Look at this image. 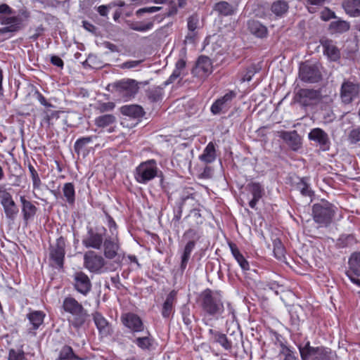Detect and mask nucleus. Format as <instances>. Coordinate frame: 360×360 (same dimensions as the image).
<instances>
[{
	"instance_id": "nucleus-31",
	"label": "nucleus",
	"mask_w": 360,
	"mask_h": 360,
	"mask_svg": "<svg viewBox=\"0 0 360 360\" xmlns=\"http://www.w3.org/2000/svg\"><path fill=\"white\" fill-rule=\"evenodd\" d=\"M96 139V136H83L77 139L74 144L75 152L78 155L82 154V155L85 157L89 153L86 149V146Z\"/></svg>"
},
{
	"instance_id": "nucleus-22",
	"label": "nucleus",
	"mask_w": 360,
	"mask_h": 360,
	"mask_svg": "<svg viewBox=\"0 0 360 360\" xmlns=\"http://www.w3.org/2000/svg\"><path fill=\"white\" fill-rule=\"evenodd\" d=\"M308 139L317 143L324 150L329 148L330 140L328 134L321 128L312 129L308 134Z\"/></svg>"
},
{
	"instance_id": "nucleus-8",
	"label": "nucleus",
	"mask_w": 360,
	"mask_h": 360,
	"mask_svg": "<svg viewBox=\"0 0 360 360\" xmlns=\"http://www.w3.org/2000/svg\"><path fill=\"white\" fill-rule=\"evenodd\" d=\"M299 77L304 82L316 83L321 80L322 74L317 64L305 62L300 66Z\"/></svg>"
},
{
	"instance_id": "nucleus-23",
	"label": "nucleus",
	"mask_w": 360,
	"mask_h": 360,
	"mask_svg": "<svg viewBox=\"0 0 360 360\" xmlns=\"http://www.w3.org/2000/svg\"><path fill=\"white\" fill-rule=\"evenodd\" d=\"M177 292L171 290L167 295L162 305L161 315L164 319H169L174 314V304L176 301Z\"/></svg>"
},
{
	"instance_id": "nucleus-40",
	"label": "nucleus",
	"mask_w": 360,
	"mask_h": 360,
	"mask_svg": "<svg viewBox=\"0 0 360 360\" xmlns=\"http://www.w3.org/2000/svg\"><path fill=\"white\" fill-rule=\"evenodd\" d=\"M358 243L354 234H342L338 238L335 247L338 249L351 248Z\"/></svg>"
},
{
	"instance_id": "nucleus-41",
	"label": "nucleus",
	"mask_w": 360,
	"mask_h": 360,
	"mask_svg": "<svg viewBox=\"0 0 360 360\" xmlns=\"http://www.w3.org/2000/svg\"><path fill=\"white\" fill-rule=\"evenodd\" d=\"M46 314L42 311H33L27 314V317L32 325V329L37 330L44 323Z\"/></svg>"
},
{
	"instance_id": "nucleus-48",
	"label": "nucleus",
	"mask_w": 360,
	"mask_h": 360,
	"mask_svg": "<svg viewBox=\"0 0 360 360\" xmlns=\"http://www.w3.org/2000/svg\"><path fill=\"white\" fill-rule=\"evenodd\" d=\"M273 252L274 257L279 259L282 260L285 257V248L279 238H275L273 240Z\"/></svg>"
},
{
	"instance_id": "nucleus-63",
	"label": "nucleus",
	"mask_w": 360,
	"mask_h": 360,
	"mask_svg": "<svg viewBox=\"0 0 360 360\" xmlns=\"http://www.w3.org/2000/svg\"><path fill=\"white\" fill-rule=\"evenodd\" d=\"M321 18L323 21H328L332 18H336L335 12L328 8H325L321 13Z\"/></svg>"
},
{
	"instance_id": "nucleus-3",
	"label": "nucleus",
	"mask_w": 360,
	"mask_h": 360,
	"mask_svg": "<svg viewBox=\"0 0 360 360\" xmlns=\"http://www.w3.org/2000/svg\"><path fill=\"white\" fill-rule=\"evenodd\" d=\"M335 212V206L326 200L314 203L311 208L313 220L321 228L328 227L333 223Z\"/></svg>"
},
{
	"instance_id": "nucleus-17",
	"label": "nucleus",
	"mask_w": 360,
	"mask_h": 360,
	"mask_svg": "<svg viewBox=\"0 0 360 360\" xmlns=\"http://www.w3.org/2000/svg\"><path fill=\"white\" fill-rule=\"evenodd\" d=\"M104 256L108 259H113L118 255L120 249V240L117 236L105 238L103 243Z\"/></svg>"
},
{
	"instance_id": "nucleus-49",
	"label": "nucleus",
	"mask_w": 360,
	"mask_h": 360,
	"mask_svg": "<svg viewBox=\"0 0 360 360\" xmlns=\"http://www.w3.org/2000/svg\"><path fill=\"white\" fill-rule=\"evenodd\" d=\"M43 115L42 122L46 124L48 127H50L53 125V120H56L59 118L60 112L46 109L44 110Z\"/></svg>"
},
{
	"instance_id": "nucleus-27",
	"label": "nucleus",
	"mask_w": 360,
	"mask_h": 360,
	"mask_svg": "<svg viewBox=\"0 0 360 360\" xmlns=\"http://www.w3.org/2000/svg\"><path fill=\"white\" fill-rule=\"evenodd\" d=\"M229 247L231 252V254L234 259L236 260L240 267L243 271H248L250 270V264L248 261L245 258L243 254L240 252L237 245L233 242L228 243Z\"/></svg>"
},
{
	"instance_id": "nucleus-24",
	"label": "nucleus",
	"mask_w": 360,
	"mask_h": 360,
	"mask_svg": "<svg viewBox=\"0 0 360 360\" xmlns=\"http://www.w3.org/2000/svg\"><path fill=\"white\" fill-rule=\"evenodd\" d=\"M320 43L323 49V53L331 61H338L340 58V51L335 45L333 40L323 38L320 40Z\"/></svg>"
},
{
	"instance_id": "nucleus-59",
	"label": "nucleus",
	"mask_w": 360,
	"mask_h": 360,
	"mask_svg": "<svg viewBox=\"0 0 360 360\" xmlns=\"http://www.w3.org/2000/svg\"><path fill=\"white\" fill-rule=\"evenodd\" d=\"M105 216L108 220V226L112 233L111 236H117V225L115 221L108 213H105Z\"/></svg>"
},
{
	"instance_id": "nucleus-20",
	"label": "nucleus",
	"mask_w": 360,
	"mask_h": 360,
	"mask_svg": "<svg viewBox=\"0 0 360 360\" xmlns=\"http://www.w3.org/2000/svg\"><path fill=\"white\" fill-rule=\"evenodd\" d=\"M20 202L22 219L27 224L34 219L38 212V207L32 201L27 200L24 195L20 197Z\"/></svg>"
},
{
	"instance_id": "nucleus-50",
	"label": "nucleus",
	"mask_w": 360,
	"mask_h": 360,
	"mask_svg": "<svg viewBox=\"0 0 360 360\" xmlns=\"http://www.w3.org/2000/svg\"><path fill=\"white\" fill-rule=\"evenodd\" d=\"M288 9V3L282 0L274 2L271 8V11L278 16H281L283 14L286 13Z\"/></svg>"
},
{
	"instance_id": "nucleus-53",
	"label": "nucleus",
	"mask_w": 360,
	"mask_h": 360,
	"mask_svg": "<svg viewBox=\"0 0 360 360\" xmlns=\"http://www.w3.org/2000/svg\"><path fill=\"white\" fill-rule=\"evenodd\" d=\"M347 139L350 144L360 142V126L352 127L347 132Z\"/></svg>"
},
{
	"instance_id": "nucleus-62",
	"label": "nucleus",
	"mask_w": 360,
	"mask_h": 360,
	"mask_svg": "<svg viewBox=\"0 0 360 360\" xmlns=\"http://www.w3.org/2000/svg\"><path fill=\"white\" fill-rule=\"evenodd\" d=\"M34 95L36 96L37 99L39 101L41 105H44L46 108L54 107V105L52 103H51L46 100L44 96L39 91L37 90L34 93Z\"/></svg>"
},
{
	"instance_id": "nucleus-10",
	"label": "nucleus",
	"mask_w": 360,
	"mask_h": 360,
	"mask_svg": "<svg viewBox=\"0 0 360 360\" xmlns=\"http://www.w3.org/2000/svg\"><path fill=\"white\" fill-rule=\"evenodd\" d=\"M72 284L74 289L84 296H86L92 288L89 277L82 271H77L72 274Z\"/></svg>"
},
{
	"instance_id": "nucleus-60",
	"label": "nucleus",
	"mask_w": 360,
	"mask_h": 360,
	"mask_svg": "<svg viewBox=\"0 0 360 360\" xmlns=\"http://www.w3.org/2000/svg\"><path fill=\"white\" fill-rule=\"evenodd\" d=\"M13 200L12 195L4 188L0 187V203L1 205Z\"/></svg>"
},
{
	"instance_id": "nucleus-7",
	"label": "nucleus",
	"mask_w": 360,
	"mask_h": 360,
	"mask_svg": "<svg viewBox=\"0 0 360 360\" xmlns=\"http://www.w3.org/2000/svg\"><path fill=\"white\" fill-rule=\"evenodd\" d=\"M65 255V239L60 236L57 238L56 244L50 248L49 259L52 266L58 269H63L64 266Z\"/></svg>"
},
{
	"instance_id": "nucleus-11",
	"label": "nucleus",
	"mask_w": 360,
	"mask_h": 360,
	"mask_svg": "<svg viewBox=\"0 0 360 360\" xmlns=\"http://www.w3.org/2000/svg\"><path fill=\"white\" fill-rule=\"evenodd\" d=\"M237 92L229 90L223 96L217 98L211 105L210 111L213 115L226 112L231 107L233 101L236 98Z\"/></svg>"
},
{
	"instance_id": "nucleus-43",
	"label": "nucleus",
	"mask_w": 360,
	"mask_h": 360,
	"mask_svg": "<svg viewBox=\"0 0 360 360\" xmlns=\"http://www.w3.org/2000/svg\"><path fill=\"white\" fill-rule=\"evenodd\" d=\"M6 215V217L11 221H13L18 212L19 209L14 200L1 205Z\"/></svg>"
},
{
	"instance_id": "nucleus-25",
	"label": "nucleus",
	"mask_w": 360,
	"mask_h": 360,
	"mask_svg": "<svg viewBox=\"0 0 360 360\" xmlns=\"http://www.w3.org/2000/svg\"><path fill=\"white\" fill-rule=\"evenodd\" d=\"M208 334L212 342L220 345L225 350L231 351L232 349V342L229 340L226 334L212 328L208 330Z\"/></svg>"
},
{
	"instance_id": "nucleus-47",
	"label": "nucleus",
	"mask_w": 360,
	"mask_h": 360,
	"mask_svg": "<svg viewBox=\"0 0 360 360\" xmlns=\"http://www.w3.org/2000/svg\"><path fill=\"white\" fill-rule=\"evenodd\" d=\"M164 94L163 88L158 86L148 88L146 90V96L151 102H158L162 98Z\"/></svg>"
},
{
	"instance_id": "nucleus-52",
	"label": "nucleus",
	"mask_w": 360,
	"mask_h": 360,
	"mask_svg": "<svg viewBox=\"0 0 360 360\" xmlns=\"http://www.w3.org/2000/svg\"><path fill=\"white\" fill-rule=\"evenodd\" d=\"M187 217H193L194 219V222L191 224L193 227H198L202 225L205 221L199 208L192 209L187 215Z\"/></svg>"
},
{
	"instance_id": "nucleus-61",
	"label": "nucleus",
	"mask_w": 360,
	"mask_h": 360,
	"mask_svg": "<svg viewBox=\"0 0 360 360\" xmlns=\"http://www.w3.org/2000/svg\"><path fill=\"white\" fill-rule=\"evenodd\" d=\"M178 8L174 1H169L167 11L163 14V18L170 17L177 13Z\"/></svg>"
},
{
	"instance_id": "nucleus-32",
	"label": "nucleus",
	"mask_w": 360,
	"mask_h": 360,
	"mask_svg": "<svg viewBox=\"0 0 360 360\" xmlns=\"http://www.w3.org/2000/svg\"><path fill=\"white\" fill-rule=\"evenodd\" d=\"M63 200L70 206L73 207L76 200V192L72 182L65 183L62 188Z\"/></svg>"
},
{
	"instance_id": "nucleus-55",
	"label": "nucleus",
	"mask_w": 360,
	"mask_h": 360,
	"mask_svg": "<svg viewBox=\"0 0 360 360\" xmlns=\"http://www.w3.org/2000/svg\"><path fill=\"white\" fill-rule=\"evenodd\" d=\"M258 70L256 68L255 64H252L251 65L247 67L245 70V72L242 76L241 82H250L253 76L257 72Z\"/></svg>"
},
{
	"instance_id": "nucleus-16",
	"label": "nucleus",
	"mask_w": 360,
	"mask_h": 360,
	"mask_svg": "<svg viewBox=\"0 0 360 360\" xmlns=\"http://www.w3.org/2000/svg\"><path fill=\"white\" fill-rule=\"evenodd\" d=\"M122 324L132 333H139L144 330V324L141 317L134 313H126L121 316Z\"/></svg>"
},
{
	"instance_id": "nucleus-58",
	"label": "nucleus",
	"mask_w": 360,
	"mask_h": 360,
	"mask_svg": "<svg viewBox=\"0 0 360 360\" xmlns=\"http://www.w3.org/2000/svg\"><path fill=\"white\" fill-rule=\"evenodd\" d=\"M199 18L198 15L193 14L188 18L187 26L188 29L191 32H194L198 25Z\"/></svg>"
},
{
	"instance_id": "nucleus-54",
	"label": "nucleus",
	"mask_w": 360,
	"mask_h": 360,
	"mask_svg": "<svg viewBox=\"0 0 360 360\" xmlns=\"http://www.w3.org/2000/svg\"><path fill=\"white\" fill-rule=\"evenodd\" d=\"M7 360H27L22 348L15 349L11 348L8 350Z\"/></svg>"
},
{
	"instance_id": "nucleus-18",
	"label": "nucleus",
	"mask_w": 360,
	"mask_h": 360,
	"mask_svg": "<svg viewBox=\"0 0 360 360\" xmlns=\"http://www.w3.org/2000/svg\"><path fill=\"white\" fill-rule=\"evenodd\" d=\"M245 190L252 196L249 201L252 209H257V204L265 194L264 186L259 182H250L245 186Z\"/></svg>"
},
{
	"instance_id": "nucleus-19",
	"label": "nucleus",
	"mask_w": 360,
	"mask_h": 360,
	"mask_svg": "<svg viewBox=\"0 0 360 360\" xmlns=\"http://www.w3.org/2000/svg\"><path fill=\"white\" fill-rule=\"evenodd\" d=\"M92 318L101 336L108 337L111 335L112 331L111 325L101 312H94L92 314Z\"/></svg>"
},
{
	"instance_id": "nucleus-2",
	"label": "nucleus",
	"mask_w": 360,
	"mask_h": 360,
	"mask_svg": "<svg viewBox=\"0 0 360 360\" xmlns=\"http://www.w3.org/2000/svg\"><path fill=\"white\" fill-rule=\"evenodd\" d=\"M61 307L65 313L71 315L68 318L70 326L78 330L85 323L88 317L87 311L75 297H65Z\"/></svg>"
},
{
	"instance_id": "nucleus-12",
	"label": "nucleus",
	"mask_w": 360,
	"mask_h": 360,
	"mask_svg": "<svg viewBox=\"0 0 360 360\" xmlns=\"http://www.w3.org/2000/svg\"><path fill=\"white\" fill-rule=\"evenodd\" d=\"M359 84L354 83L348 79H345L341 84L340 90V97L342 102L348 105L359 96Z\"/></svg>"
},
{
	"instance_id": "nucleus-44",
	"label": "nucleus",
	"mask_w": 360,
	"mask_h": 360,
	"mask_svg": "<svg viewBox=\"0 0 360 360\" xmlns=\"http://www.w3.org/2000/svg\"><path fill=\"white\" fill-rule=\"evenodd\" d=\"M328 29L331 33L342 34L350 29V24L346 20H338L331 22Z\"/></svg>"
},
{
	"instance_id": "nucleus-26",
	"label": "nucleus",
	"mask_w": 360,
	"mask_h": 360,
	"mask_svg": "<svg viewBox=\"0 0 360 360\" xmlns=\"http://www.w3.org/2000/svg\"><path fill=\"white\" fill-rule=\"evenodd\" d=\"M195 71L200 76H208L213 71V66L211 59L206 56H200L198 57Z\"/></svg>"
},
{
	"instance_id": "nucleus-38",
	"label": "nucleus",
	"mask_w": 360,
	"mask_h": 360,
	"mask_svg": "<svg viewBox=\"0 0 360 360\" xmlns=\"http://www.w3.org/2000/svg\"><path fill=\"white\" fill-rule=\"evenodd\" d=\"M214 9L219 15L229 16L236 13L237 6H233L226 1H221L214 4Z\"/></svg>"
},
{
	"instance_id": "nucleus-45",
	"label": "nucleus",
	"mask_w": 360,
	"mask_h": 360,
	"mask_svg": "<svg viewBox=\"0 0 360 360\" xmlns=\"http://www.w3.org/2000/svg\"><path fill=\"white\" fill-rule=\"evenodd\" d=\"M58 360H83V359L75 354L70 346L64 345L59 352Z\"/></svg>"
},
{
	"instance_id": "nucleus-35",
	"label": "nucleus",
	"mask_w": 360,
	"mask_h": 360,
	"mask_svg": "<svg viewBox=\"0 0 360 360\" xmlns=\"http://www.w3.org/2000/svg\"><path fill=\"white\" fill-rule=\"evenodd\" d=\"M217 158L215 145L210 141L205 148L202 153L199 156L200 161L205 164H210L214 162Z\"/></svg>"
},
{
	"instance_id": "nucleus-64",
	"label": "nucleus",
	"mask_w": 360,
	"mask_h": 360,
	"mask_svg": "<svg viewBox=\"0 0 360 360\" xmlns=\"http://www.w3.org/2000/svg\"><path fill=\"white\" fill-rule=\"evenodd\" d=\"M142 60H128L122 63L120 67L121 69H132L138 67Z\"/></svg>"
},
{
	"instance_id": "nucleus-33",
	"label": "nucleus",
	"mask_w": 360,
	"mask_h": 360,
	"mask_svg": "<svg viewBox=\"0 0 360 360\" xmlns=\"http://www.w3.org/2000/svg\"><path fill=\"white\" fill-rule=\"evenodd\" d=\"M342 5L345 13L349 16H360V0H344Z\"/></svg>"
},
{
	"instance_id": "nucleus-57",
	"label": "nucleus",
	"mask_w": 360,
	"mask_h": 360,
	"mask_svg": "<svg viewBox=\"0 0 360 360\" xmlns=\"http://www.w3.org/2000/svg\"><path fill=\"white\" fill-rule=\"evenodd\" d=\"M162 7L160 6H150L140 8L136 11V15L140 18L144 13H153L162 10Z\"/></svg>"
},
{
	"instance_id": "nucleus-15",
	"label": "nucleus",
	"mask_w": 360,
	"mask_h": 360,
	"mask_svg": "<svg viewBox=\"0 0 360 360\" xmlns=\"http://www.w3.org/2000/svg\"><path fill=\"white\" fill-rule=\"evenodd\" d=\"M103 232L95 231L92 228L87 231L86 236L82 239V245L86 248L100 250L104 242L105 228L103 227Z\"/></svg>"
},
{
	"instance_id": "nucleus-29",
	"label": "nucleus",
	"mask_w": 360,
	"mask_h": 360,
	"mask_svg": "<svg viewBox=\"0 0 360 360\" xmlns=\"http://www.w3.org/2000/svg\"><path fill=\"white\" fill-rule=\"evenodd\" d=\"M158 18V15H155L143 21H133L129 23V27L134 31L141 32H148L153 28L154 22Z\"/></svg>"
},
{
	"instance_id": "nucleus-42",
	"label": "nucleus",
	"mask_w": 360,
	"mask_h": 360,
	"mask_svg": "<svg viewBox=\"0 0 360 360\" xmlns=\"http://www.w3.org/2000/svg\"><path fill=\"white\" fill-rule=\"evenodd\" d=\"M278 357L281 360H297V352L295 349L283 342L280 343Z\"/></svg>"
},
{
	"instance_id": "nucleus-51",
	"label": "nucleus",
	"mask_w": 360,
	"mask_h": 360,
	"mask_svg": "<svg viewBox=\"0 0 360 360\" xmlns=\"http://www.w3.org/2000/svg\"><path fill=\"white\" fill-rule=\"evenodd\" d=\"M190 198L191 199H194V194L193 193L186 194V195L184 194V195H182L181 196L179 210H177V212L174 215V217L172 219L173 221H174V222H179V220L181 218V215H182L183 206L185 205L186 201L187 200L190 199Z\"/></svg>"
},
{
	"instance_id": "nucleus-28",
	"label": "nucleus",
	"mask_w": 360,
	"mask_h": 360,
	"mask_svg": "<svg viewBox=\"0 0 360 360\" xmlns=\"http://www.w3.org/2000/svg\"><path fill=\"white\" fill-rule=\"evenodd\" d=\"M280 137L293 150H297L301 145L300 137L297 131H282Z\"/></svg>"
},
{
	"instance_id": "nucleus-5",
	"label": "nucleus",
	"mask_w": 360,
	"mask_h": 360,
	"mask_svg": "<svg viewBox=\"0 0 360 360\" xmlns=\"http://www.w3.org/2000/svg\"><path fill=\"white\" fill-rule=\"evenodd\" d=\"M159 169L154 159L141 162L136 168L134 177L136 181L142 184H146L158 176Z\"/></svg>"
},
{
	"instance_id": "nucleus-9",
	"label": "nucleus",
	"mask_w": 360,
	"mask_h": 360,
	"mask_svg": "<svg viewBox=\"0 0 360 360\" xmlns=\"http://www.w3.org/2000/svg\"><path fill=\"white\" fill-rule=\"evenodd\" d=\"M321 97L319 90L301 88L295 93L293 99L302 106L308 107L319 101Z\"/></svg>"
},
{
	"instance_id": "nucleus-14",
	"label": "nucleus",
	"mask_w": 360,
	"mask_h": 360,
	"mask_svg": "<svg viewBox=\"0 0 360 360\" xmlns=\"http://www.w3.org/2000/svg\"><path fill=\"white\" fill-rule=\"evenodd\" d=\"M116 90L125 101L130 100L139 91L138 82L135 79H127L115 84Z\"/></svg>"
},
{
	"instance_id": "nucleus-37",
	"label": "nucleus",
	"mask_w": 360,
	"mask_h": 360,
	"mask_svg": "<svg viewBox=\"0 0 360 360\" xmlns=\"http://www.w3.org/2000/svg\"><path fill=\"white\" fill-rule=\"evenodd\" d=\"M0 23L8 25L5 27H11L8 32H16L22 27V19L18 16L0 17Z\"/></svg>"
},
{
	"instance_id": "nucleus-39",
	"label": "nucleus",
	"mask_w": 360,
	"mask_h": 360,
	"mask_svg": "<svg viewBox=\"0 0 360 360\" xmlns=\"http://www.w3.org/2000/svg\"><path fill=\"white\" fill-rule=\"evenodd\" d=\"M24 164L25 165L27 166L30 176L32 181L33 191L41 189L42 182L38 171L35 169L34 166L32 164L30 160H25Z\"/></svg>"
},
{
	"instance_id": "nucleus-34",
	"label": "nucleus",
	"mask_w": 360,
	"mask_h": 360,
	"mask_svg": "<svg viewBox=\"0 0 360 360\" xmlns=\"http://www.w3.org/2000/svg\"><path fill=\"white\" fill-rule=\"evenodd\" d=\"M121 112L123 115H126L134 119L141 118L145 114L143 108L138 105H124L121 108Z\"/></svg>"
},
{
	"instance_id": "nucleus-46",
	"label": "nucleus",
	"mask_w": 360,
	"mask_h": 360,
	"mask_svg": "<svg viewBox=\"0 0 360 360\" xmlns=\"http://www.w3.org/2000/svg\"><path fill=\"white\" fill-rule=\"evenodd\" d=\"M116 118L113 115L106 114L97 117L95 120V124L100 128L107 127L115 123Z\"/></svg>"
},
{
	"instance_id": "nucleus-13",
	"label": "nucleus",
	"mask_w": 360,
	"mask_h": 360,
	"mask_svg": "<svg viewBox=\"0 0 360 360\" xmlns=\"http://www.w3.org/2000/svg\"><path fill=\"white\" fill-rule=\"evenodd\" d=\"M105 265L103 257L98 253L89 250L84 255V266L90 272L100 273Z\"/></svg>"
},
{
	"instance_id": "nucleus-4",
	"label": "nucleus",
	"mask_w": 360,
	"mask_h": 360,
	"mask_svg": "<svg viewBox=\"0 0 360 360\" xmlns=\"http://www.w3.org/2000/svg\"><path fill=\"white\" fill-rule=\"evenodd\" d=\"M302 360H309L311 356L314 355L311 360H338L337 354L330 348L325 347H312L310 342H306L304 347H299Z\"/></svg>"
},
{
	"instance_id": "nucleus-6",
	"label": "nucleus",
	"mask_w": 360,
	"mask_h": 360,
	"mask_svg": "<svg viewBox=\"0 0 360 360\" xmlns=\"http://www.w3.org/2000/svg\"><path fill=\"white\" fill-rule=\"evenodd\" d=\"M184 237L191 238V240L186 243L181 255L180 269L182 272L186 269L191 253L195 248L196 242L200 238L197 231L192 228L184 232Z\"/></svg>"
},
{
	"instance_id": "nucleus-21",
	"label": "nucleus",
	"mask_w": 360,
	"mask_h": 360,
	"mask_svg": "<svg viewBox=\"0 0 360 360\" xmlns=\"http://www.w3.org/2000/svg\"><path fill=\"white\" fill-rule=\"evenodd\" d=\"M250 33L257 39H266L269 36V30L266 25L257 20L251 19L247 22Z\"/></svg>"
},
{
	"instance_id": "nucleus-30",
	"label": "nucleus",
	"mask_w": 360,
	"mask_h": 360,
	"mask_svg": "<svg viewBox=\"0 0 360 360\" xmlns=\"http://www.w3.org/2000/svg\"><path fill=\"white\" fill-rule=\"evenodd\" d=\"M147 335L143 337H137L132 340V342L143 351H150L154 347L155 339L147 330Z\"/></svg>"
},
{
	"instance_id": "nucleus-36",
	"label": "nucleus",
	"mask_w": 360,
	"mask_h": 360,
	"mask_svg": "<svg viewBox=\"0 0 360 360\" xmlns=\"http://www.w3.org/2000/svg\"><path fill=\"white\" fill-rule=\"evenodd\" d=\"M349 269L346 273L360 277V252H353L348 260Z\"/></svg>"
},
{
	"instance_id": "nucleus-56",
	"label": "nucleus",
	"mask_w": 360,
	"mask_h": 360,
	"mask_svg": "<svg viewBox=\"0 0 360 360\" xmlns=\"http://www.w3.org/2000/svg\"><path fill=\"white\" fill-rule=\"evenodd\" d=\"M297 188L304 196L311 197L314 195V192L311 190L309 185L304 179H301L297 184Z\"/></svg>"
},
{
	"instance_id": "nucleus-1",
	"label": "nucleus",
	"mask_w": 360,
	"mask_h": 360,
	"mask_svg": "<svg viewBox=\"0 0 360 360\" xmlns=\"http://www.w3.org/2000/svg\"><path fill=\"white\" fill-rule=\"evenodd\" d=\"M202 322L207 326H211L210 322L223 318L225 311L223 295L221 291L210 288L203 290L197 298Z\"/></svg>"
}]
</instances>
